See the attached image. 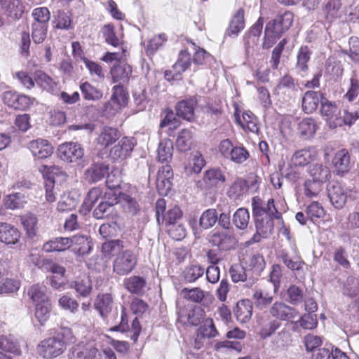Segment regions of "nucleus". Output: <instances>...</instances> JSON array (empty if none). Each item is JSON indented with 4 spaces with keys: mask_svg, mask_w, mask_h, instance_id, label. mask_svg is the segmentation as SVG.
Segmentation results:
<instances>
[{
    "mask_svg": "<svg viewBox=\"0 0 359 359\" xmlns=\"http://www.w3.org/2000/svg\"><path fill=\"white\" fill-rule=\"evenodd\" d=\"M32 15L34 18L32 24L48 25L50 18L49 10L46 7H39L33 10Z\"/></svg>",
    "mask_w": 359,
    "mask_h": 359,
    "instance_id": "4d7b16f0",
    "label": "nucleus"
},
{
    "mask_svg": "<svg viewBox=\"0 0 359 359\" xmlns=\"http://www.w3.org/2000/svg\"><path fill=\"white\" fill-rule=\"evenodd\" d=\"M344 294L349 297H356L359 294V280L348 277L344 286Z\"/></svg>",
    "mask_w": 359,
    "mask_h": 359,
    "instance_id": "338daca9",
    "label": "nucleus"
},
{
    "mask_svg": "<svg viewBox=\"0 0 359 359\" xmlns=\"http://www.w3.org/2000/svg\"><path fill=\"white\" fill-rule=\"evenodd\" d=\"M358 118L359 116L356 111H350L348 109H344L342 114L339 112L337 118H334V128L344 125L351 126Z\"/></svg>",
    "mask_w": 359,
    "mask_h": 359,
    "instance_id": "c9c22d12",
    "label": "nucleus"
},
{
    "mask_svg": "<svg viewBox=\"0 0 359 359\" xmlns=\"http://www.w3.org/2000/svg\"><path fill=\"white\" fill-rule=\"evenodd\" d=\"M74 339L72 330L62 327L53 336L40 341L37 346L38 354L43 359H55L65 352L67 344L73 342Z\"/></svg>",
    "mask_w": 359,
    "mask_h": 359,
    "instance_id": "f257e3e1",
    "label": "nucleus"
},
{
    "mask_svg": "<svg viewBox=\"0 0 359 359\" xmlns=\"http://www.w3.org/2000/svg\"><path fill=\"white\" fill-rule=\"evenodd\" d=\"M167 229L170 236L176 241H181L187 235L186 228L180 222L168 224Z\"/></svg>",
    "mask_w": 359,
    "mask_h": 359,
    "instance_id": "bf43d9fd",
    "label": "nucleus"
},
{
    "mask_svg": "<svg viewBox=\"0 0 359 359\" xmlns=\"http://www.w3.org/2000/svg\"><path fill=\"white\" fill-rule=\"evenodd\" d=\"M21 223L26 231L27 236L33 238L37 232V218L31 213L25 214L20 217Z\"/></svg>",
    "mask_w": 359,
    "mask_h": 359,
    "instance_id": "f704fd0d",
    "label": "nucleus"
},
{
    "mask_svg": "<svg viewBox=\"0 0 359 359\" xmlns=\"http://www.w3.org/2000/svg\"><path fill=\"white\" fill-rule=\"evenodd\" d=\"M28 295L35 305L50 301L45 292L43 287L39 285L31 286L28 290Z\"/></svg>",
    "mask_w": 359,
    "mask_h": 359,
    "instance_id": "de8ad7c7",
    "label": "nucleus"
},
{
    "mask_svg": "<svg viewBox=\"0 0 359 359\" xmlns=\"http://www.w3.org/2000/svg\"><path fill=\"white\" fill-rule=\"evenodd\" d=\"M71 246L79 255L88 254L92 249V243L89 237L83 235H76L70 238Z\"/></svg>",
    "mask_w": 359,
    "mask_h": 359,
    "instance_id": "a878e982",
    "label": "nucleus"
},
{
    "mask_svg": "<svg viewBox=\"0 0 359 359\" xmlns=\"http://www.w3.org/2000/svg\"><path fill=\"white\" fill-rule=\"evenodd\" d=\"M74 287L81 296L84 297L88 296L90 294L93 288L92 280L90 278V276L88 274L85 279L75 281Z\"/></svg>",
    "mask_w": 359,
    "mask_h": 359,
    "instance_id": "680f3d73",
    "label": "nucleus"
},
{
    "mask_svg": "<svg viewBox=\"0 0 359 359\" xmlns=\"http://www.w3.org/2000/svg\"><path fill=\"white\" fill-rule=\"evenodd\" d=\"M226 144L231 147L229 151V158L233 163L241 164L250 157V154L245 147L241 146L234 147L228 139H226Z\"/></svg>",
    "mask_w": 359,
    "mask_h": 359,
    "instance_id": "c85d7f7f",
    "label": "nucleus"
},
{
    "mask_svg": "<svg viewBox=\"0 0 359 359\" xmlns=\"http://www.w3.org/2000/svg\"><path fill=\"white\" fill-rule=\"evenodd\" d=\"M34 81L41 88L48 92L54 93L57 90V83L43 72L35 73Z\"/></svg>",
    "mask_w": 359,
    "mask_h": 359,
    "instance_id": "58836bf2",
    "label": "nucleus"
},
{
    "mask_svg": "<svg viewBox=\"0 0 359 359\" xmlns=\"http://www.w3.org/2000/svg\"><path fill=\"white\" fill-rule=\"evenodd\" d=\"M297 90V86L290 75L283 76L276 88V94L282 97L285 102L294 98Z\"/></svg>",
    "mask_w": 359,
    "mask_h": 359,
    "instance_id": "423d86ee",
    "label": "nucleus"
},
{
    "mask_svg": "<svg viewBox=\"0 0 359 359\" xmlns=\"http://www.w3.org/2000/svg\"><path fill=\"white\" fill-rule=\"evenodd\" d=\"M323 98L322 95L318 92L313 90H308L306 92L302 97V109L306 114L313 113L316 110L319 103Z\"/></svg>",
    "mask_w": 359,
    "mask_h": 359,
    "instance_id": "412c9836",
    "label": "nucleus"
},
{
    "mask_svg": "<svg viewBox=\"0 0 359 359\" xmlns=\"http://www.w3.org/2000/svg\"><path fill=\"white\" fill-rule=\"evenodd\" d=\"M250 214L246 208H239L233 215V224L240 229H245L249 223Z\"/></svg>",
    "mask_w": 359,
    "mask_h": 359,
    "instance_id": "8fccbe9b",
    "label": "nucleus"
},
{
    "mask_svg": "<svg viewBox=\"0 0 359 359\" xmlns=\"http://www.w3.org/2000/svg\"><path fill=\"white\" fill-rule=\"evenodd\" d=\"M309 173L312 180L324 184L331 177L328 167L323 164H312L309 168Z\"/></svg>",
    "mask_w": 359,
    "mask_h": 359,
    "instance_id": "cd10ccee",
    "label": "nucleus"
},
{
    "mask_svg": "<svg viewBox=\"0 0 359 359\" xmlns=\"http://www.w3.org/2000/svg\"><path fill=\"white\" fill-rule=\"evenodd\" d=\"M327 190L332 205L337 209H341L347 200L346 189L340 184L334 182L328 185Z\"/></svg>",
    "mask_w": 359,
    "mask_h": 359,
    "instance_id": "0eeeda50",
    "label": "nucleus"
},
{
    "mask_svg": "<svg viewBox=\"0 0 359 359\" xmlns=\"http://www.w3.org/2000/svg\"><path fill=\"white\" fill-rule=\"evenodd\" d=\"M316 157V152L311 148L297 151L292 156L291 161L295 166H305Z\"/></svg>",
    "mask_w": 359,
    "mask_h": 359,
    "instance_id": "b1692460",
    "label": "nucleus"
},
{
    "mask_svg": "<svg viewBox=\"0 0 359 359\" xmlns=\"http://www.w3.org/2000/svg\"><path fill=\"white\" fill-rule=\"evenodd\" d=\"M311 52L307 46H302L297 53L296 69L300 73H306L308 69V62L310 60Z\"/></svg>",
    "mask_w": 359,
    "mask_h": 359,
    "instance_id": "79ce46f5",
    "label": "nucleus"
},
{
    "mask_svg": "<svg viewBox=\"0 0 359 359\" xmlns=\"http://www.w3.org/2000/svg\"><path fill=\"white\" fill-rule=\"evenodd\" d=\"M78 204V199L70 193H65L60 197L57 203V210L60 212L71 211Z\"/></svg>",
    "mask_w": 359,
    "mask_h": 359,
    "instance_id": "a18cd8bd",
    "label": "nucleus"
},
{
    "mask_svg": "<svg viewBox=\"0 0 359 359\" xmlns=\"http://www.w3.org/2000/svg\"><path fill=\"white\" fill-rule=\"evenodd\" d=\"M124 285L130 293L141 294L144 292L146 280L140 276H133L125 280Z\"/></svg>",
    "mask_w": 359,
    "mask_h": 359,
    "instance_id": "72a5a7b5",
    "label": "nucleus"
},
{
    "mask_svg": "<svg viewBox=\"0 0 359 359\" xmlns=\"http://www.w3.org/2000/svg\"><path fill=\"white\" fill-rule=\"evenodd\" d=\"M318 128L314 119L306 118L301 121L298 126L301 135L305 138L313 137Z\"/></svg>",
    "mask_w": 359,
    "mask_h": 359,
    "instance_id": "c03bdc74",
    "label": "nucleus"
},
{
    "mask_svg": "<svg viewBox=\"0 0 359 359\" xmlns=\"http://www.w3.org/2000/svg\"><path fill=\"white\" fill-rule=\"evenodd\" d=\"M325 211L318 202H312L306 208L307 217L313 222L323 217Z\"/></svg>",
    "mask_w": 359,
    "mask_h": 359,
    "instance_id": "e2e57ef3",
    "label": "nucleus"
},
{
    "mask_svg": "<svg viewBox=\"0 0 359 359\" xmlns=\"http://www.w3.org/2000/svg\"><path fill=\"white\" fill-rule=\"evenodd\" d=\"M253 306L249 299H241L233 309L234 316L238 321L245 323L249 321L252 315Z\"/></svg>",
    "mask_w": 359,
    "mask_h": 359,
    "instance_id": "2eb2a0df",
    "label": "nucleus"
},
{
    "mask_svg": "<svg viewBox=\"0 0 359 359\" xmlns=\"http://www.w3.org/2000/svg\"><path fill=\"white\" fill-rule=\"evenodd\" d=\"M273 218L274 217L265 216L255 219L256 230L263 234V238H267L272 234L274 227Z\"/></svg>",
    "mask_w": 359,
    "mask_h": 359,
    "instance_id": "473e14b6",
    "label": "nucleus"
},
{
    "mask_svg": "<svg viewBox=\"0 0 359 359\" xmlns=\"http://www.w3.org/2000/svg\"><path fill=\"white\" fill-rule=\"evenodd\" d=\"M323 183L313 180H307L304 184V194L309 198L316 196L322 190Z\"/></svg>",
    "mask_w": 359,
    "mask_h": 359,
    "instance_id": "052dcab7",
    "label": "nucleus"
},
{
    "mask_svg": "<svg viewBox=\"0 0 359 359\" xmlns=\"http://www.w3.org/2000/svg\"><path fill=\"white\" fill-rule=\"evenodd\" d=\"M29 149L33 156L38 158H48L53 152V146L46 140L43 139H37L30 142Z\"/></svg>",
    "mask_w": 359,
    "mask_h": 359,
    "instance_id": "f8f14e48",
    "label": "nucleus"
},
{
    "mask_svg": "<svg viewBox=\"0 0 359 359\" xmlns=\"http://www.w3.org/2000/svg\"><path fill=\"white\" fill-rule=\"evenodd\" d=\"M252 207L254 217H260L264 214H266V216L274 217L276 219H280L281 217V213L276 208L273 198L269 199L266 203L259 197H253Z\"/></svg>",
    "mask_w": 359,
    "mask_h": 359,
    "instance_id": "f03ea898",
    "label": "nucleus"
},
{
    "mask_svg": "<svg viewBox=\"0 0 359 359\" xmlns=\"http://www.w3.org/2000/svg\"><path fill=\"white\" fill-rule=\"evenodd\" d=\"M205 313L204 310L201 306H196L189 313L187 316V321L190 325L196 326L205 320Z\"/></svg>",
    "mask_w": 359,
    "mask_h": 359,
    "instance_id": "774afa93",
    "label": "nucleus"
},
{
    "mask_svg": "<svg viewBox=\"0 0 359 359\" xmlns=\"http://www.w3.org/2000/svg\"><path fill=\"white\" fill-rule=\"evenodd\" d=\"M233 107L234 109L233 118L235 122L245 130V125L251 121L252 117H255V116L251 111H248L243 113L241 118L240 116L241 111L240 109L239 104L236 102H233Z\"/></svg>",
    "mask_w": 359,
    "mask_h": 359,
    "instance_id": "09e8293b",
    "label": "nucleus"
},
{
    "mask_svg": "<svg viewBox=\"0 0 359 359\" xmlns=\"http://www.w3.org/2000/svg\"><path fill=\"white\" fill-rule=\"evenodd\" d=\"M124 248L123 242L119 239L105 242L102 245V252L105 256H114L119 253Z\"/></svg>",
    "mask_w": 359,
    "mask_h": 359,
    "instance_id": "49530a36",
    "label": "nucleus"
},
{
    "mask_svg": "<svg viewBox=\"0 0 359 359\" xmlns=\"http://www.w3.org/2000/svg\"><path fill=\"white\" fill-rule=\"evenodd\" d=\"M196 104L195 99L184 100L176 106V114L187 121H191L194 116V107Z\"/></svg>",
    "mask_w": 359,
    "mask_h": 359,
    "instance_id": "393cba45",
    "label": "nucleus"
},
{
    "mask_svg": "<svg viewBox=\"0 0 359 359\" xmlns=\"http://www.w3.org/2000/svg\"><path fill=\"white\" fill-rule=\"evenodd\" d=\"M280 326V323L276 320L263 321L258 334L261 339H265L271 337Z\"/></svg>",
    "mask_w": 359,
    "mask_h": 359,
    "instance_id": "603ef678",
    "label": "nucleus"
},
{
    "mask_svg": "<svg viewBox=\"0 0 359 359\" xmlns=\"http://www.w3.org/2000/svg\"><path fill=\"white\" fill-rule=\"evenodd\" d=\"M20 237V232L13 225L0 222V241L6 245L16 243Z\"/></svg>",
    "mask_w": 359,
    "mask_h": 359,
    "instance_id": "a211bd4d",
    "label": "nucleus"
},
{
    "mask_svg": "<svg viewBox=\"0 0 359 359\" xmlns=\"http://www.w3.org/2000/svg\"><path fill=\"white\" fill-rule=\"evenodd\" d=\"M24 11L21 0H0V13H4L13 19L21 18Z\"/></svg>",
    "mask_w": 359,
    "mask_h": 359,
    "instance_id": "9b49d317",
    "label": "nucleus"
},
{
    "mask_svg": "<svg viewBox=\"0 0 359 359\" xmlns=\"http://www.w3.org/2000/svg\"><path fill=\"white\" fill-rule=\"evenodd\" d=\"M28 266L37 267L42 269H65L64 267L59 266L53 262L52 259H47L37 253H30L26 259Z\"/></svg>",
    "mask_w": 359,
    "mask_h": 359,
    "instance_id": "4468645a",
    "label": "nucleus"
},
{
    "mask_svg": "<svg viewBox=\"0 0 359 359\" xmlns=\"http://www.w3.org/2000/svg\"><path fill=\"white\" fill-rule=\"evenodd\" d=\"M84 155L83 149L76 142H65L59 146L57 156L62 161L72 163L81 159Z\"/></svg>",
    "mask_w": 359,
    "mask_h": 359,
    "instance_id": "20e7f679",
    "label": "nucleus"
},
{
    "mask_svg": "<svg viewBox=\"0 0 359 359\" xmlns=\"http://www.w3.org/2000/svg\"><path fill=\"white\" fill-rule=\"evenodd\" d=\"M120 137L118 129L112 127H104L96 139L97 144L107 147L114 144Z\"/></svg>",
    "mask_w": 359,
    "mask_h": 359,
    "instance_id": "4be33fe9",
    "label": "nucleus"
},
{
    "mask_svg": "<svg viewBox=\"0 0 359 359\" xmlns=\"http://www.w3.org/2000/svg\"><path fill=\"white\" fill-rule=\"evenodd\" d=\"M113 297L110 293L98 294L94 302V308L102 318H106L111 311Z\"/></svg>",
    "mask_w": 359,
    "mask_h": 359,
    "instance_id": "dca6fc26",
    "label": "nucleus"
},
{
    "mask_svg": "<svg viewBox=\"0 0 359 359\" xmlns=\"http://www.w3.org/2000/svg\"><path fill=\"white\" fill-rule=\"evenodd\" d=\"M34 99L16 92L6 91L3 95L4 102L16 110H26L32 104Z\"/></svg>",
    "mask_w": 359,
    "mask_h": 359,
    "instance_id": "7ed1b4c3",
    "label": "nucleus"
},
{
    "mask_svg": "<svg viewBox=\"0 0 359 359\" xmlns=\"http://www.w3.org/2000/svg\"><path fill=\"white\" fill-rule=\"evenodd\" d=\"M272 316L282 320H289L296 318L299 312L283 302H275L271 308Z\"/></svg>",
    "mask_w": 359,
    "mask_h": 359,
    "instance_id": "ddd939ff",
    "label": "nucleus"
},
{
    "mask_svg": "<svg viewBox=\"0 0 359 359\" xmlns=\"http://www.w3.org/2000/svg\"><path fill=\"white\" fill-rule=\"evenodd\" d=\"M25 203V196L19 193L8 196L5 200V206L11 210L22 208Z\"/></svg>",
    "mask_w": 359,
    "mask_h": 359,
    "instance_id": "0e129e2a",
    "label": "nucleus"
},
{
    "mask_svg": "<svg viewBox=\"0 0 359 359\" xmlns=\"http://www.w3.org/2000/svg\"><path fill=\"white\" fill-rule=\"evenodd\" d=\"M137 257L130 250H126L119 255L114 262V267L119 269H133L137 264Z\"/></svg>",
    "mask_w": 359,
    "mask_h": 359,
    "instance_id": "aec40b11",
    "label": "nucleus"
},
{
    "mask_svg": "<svg viewBox=\"0 0 359 359\" xmlns=\"http://www.w3.org/2000/svg\"><path fill=\"white\" fill-rule=\"evenodd\" d=\"M102 194V191L100 188L95 187V188L91 189L88 191V193L82 204L83 208H84L86 212H90V210L92 209V208L93 207V205L101 198Z\"/></svg>",
    "mask_w": 359,
    "mask_h": 359,
    "instance_id": "864d4df0",
    "label": "nucleus"
},
{
    "mask_svg": "<svg viewBox=\"0 0 359 359\" xmlns=\"http://www.w3.org/2000/svg\"><path fill=\"white\" fill-rule=\"evenodd\" d=\"M80 90L83 98L86 100L97 101L100 100L103 95L101 90L88 82L82 83L80 85Z\"/></svg>",
    "mask_w": 359,
    "mask_h": 359,
    "instance_id": "e433bc0d",
    "label": "nucleus"
},
{
    "mask_svg": "<svg viewBox=\"0 0 359 359\" xmlns=\"http://www.w3.org/2000/svg\"><path fill=\"white\" fill-rule=\"evenodd\" d=\"M167 36L165 34H160L154 36L148 41L147 46V53L148 55H153L160 47L166 41Z\"/></svg>",
    "mask_w": 359,
    "mask_h": 359,
    "instance_id": "69168bd1",
    "label": "nucleus"
},
{
    "mask_svg": "<svg viewBox=\"0 0 359 359\" xmlns=\"http://www.w3.org/2000/svg\"><path fill=\"white\" fill-rule=\"evenodd\" d=\"M191 64V55L187 50H181L177 62L173 65L172 69L177 75H181Z\"/></svg>",
    "mask_w": 359,
    "mask_h": 359,
    "instance_id": "ea45409f",
    "label": "nucleus"
},
{
    "mask_svg": "<svg viewBox=\"0 0 359 359\" xmlns=\"http://www.w3.org/2000/svg\"><path fill=\"white\" fill-rule=\"evenodd\" d=\"M320 113L322 116L326 117L330 126L334 128V118H337L339 113L336 105L323 99L321 100Z\"/></svg>",
    "mask_w": 359,
    "mask_h": 359,
    "instance_id": "7c9ffc66",
    "label": "nucleus"
},
{
    "mask_svg": "<svg viewBox=\"0 0 359 359\" xmlns=\"http://www.w3.org/2000/svg\"><path fill=\"white\" fill-rule=\"evenodd\" d=\"M0 349L16 355L22 353L18 343L11 336H0Z\"/></svg>",
    "mask_w": 359,
    "mask_h": 359,
    "instance_id": "a19ab883",
    "label": "nucleus"
},
{
    "mask_svg": "<svg viewBox=\"0 0 359 359\" xmlns=\"http://www.w3.org/2000/svg\"><path fill=\"white\" fill-rule=\"evenodd\" d=\"M218 217L215 210L209 209L205 211L200 217V226L204 229L212 227L217 221Z\"/></svg>",
    "mask_w": 359,
    "mask_h": 359,
    "instance_id": "6e6d98bb",
    "label": "nucleus"
},
{
    "mask_svg": "<svg viewBox=\"0 0 359 359\" xmlns=\"http://www.w3.org/2000/svg\"><path fill=\"white\" fill-rule=\"evenodd\" d=\"M294 15L290 11H285L278 15L276 18L269 22L266 26H270L276 35L281 36L289 29L293 22Z\"/></svg>",
    "mask_w": 359,
    "mask_h": 359,
    "instance_id": "6e6552de",
    "label": "nucleus"
},
{
    "mask_svg": "<svg viewBox=\"0 0 359 359\" xmlns=\"http://www.w3.org/2000/svg\"><path fill=\"white\" fill-rule=\"evenodd\" d=\"M120 201L125 211L136 215L140 210V205L135 198L123 194L120 196Z\"/></svg>",
    "mask_w": 359,
    "mask_h": 359,
    "instance_id": "13d9d810",
    "label": "nucleus"
},
{
    "mask_svg": "<svg viewBox=\"0 0 359 359\" xmlns=\"http://www.w3.org/2000/svg\"><path fill=\"white\" fill-rule=\"evenodd\" d=\"M133 97L135 112L138 113L145 110L149 102L147 91L144 89L135 90Z\"/></svg>",
    "mask_w": 359,
    "mask_h": 359,
    "instance_id": "4c0bfd02",
    "label": "nucleus"
},
{
    "mask_svg": "<svg viewBox=\"0 0 359 359\" xmlns=\"http://www.w3.org/2000/svg\"><path fill=\"white\" fill-rule=\"evenodd\" d=\"M71 247L70 238L57 237L45 243L43 245V250L46 252H62Z\"/></svg>",
    "mask_w": 359,
    "mask_h": 359,
    "instance_id": "bb28decb",
    "label": "nucleus"
},
{
    "mask_svg": "<svg viewBox=\"0 0 359 359\" xmlns=\"http://www.w3.org/2000/svg\"><path fill=\"white\" fill-rule=\"evenodd\" d=\"M108 164L94 163L85 172L86 179L91 183H95L102 180L108 172Z\"/></svg>",
    "mask_w": 359,
    "mask_h": 359,
    "instance_id": "5701e85b",
    "label": "nucleus"
},
{
    "mask_svg": "<svg viewBox=\"0 0 359 359\" xmlns=\"http://www.w3.org/2000/svg\"><path fill=\"white\" fill-rule=\"evenodd\" d=\"M341 7L340 0H328L323 10L326 20L332 22L339 18Z\"/></svg>",
    "mask_w": 359,
    "mask_h": 359,
    "instance_id": "2f4dec72",
    "label": "nucleus"
},
{
    "mask_svg": "<svg viewBox=\"0 0 359 359\" xmlns=\"http://www.w3.org/2000/svg\"><path fill=\"white\" fill-rule=\"evenodd\" d=\"M136 144L133 137H123L109 151V156L114 161H123L130 156Z\"/></svg>",
    "mask_w": 359,
    "mask_h": 359,
    "instance_id": "39448f33",
    "label": "nucleus"
},
{
    "mask_svg": "<svg viewBox=\"0 0 359 359\" xmlns=\"http://www.w3.org/2000/svg\"><path fill=\"white\" fill-rule=\"evenodd\" d=\"M194 145L193 134L190 130H182L176 140V147L180 151H187L191 149Z\"/></svg>",
    "mask_w": 359,
    "mask_h": 359,
    "instance_id": "c756f323",
    "label": "nucleus"
},
{
    "mask_svg": "<svg viewBox=\"0 0 359 359\" xmlns=\"http://www.w3.org/2000/svg\"><path fill=\"white\" fill-rule=\"evenodd\" d=\"M224 181V176L221 170L212 168L205 171L203 178L196 182V185L201 189H207L218 183Z\"/></svg>",
    "mask_w": 359,
    "mask_h": 359,
    "instance_id": "9d476101",
    "label": "nucleus"
},
{
    "mask_svg": "<svg viewBox=\"0 0 359 359\" xmlns=\"http://www.w3.org/2000/svg\"><path fill=\"white\" fill-rule=\"evenodd\" d=\"M335 172L338 175L346 173L351 167L350 154L346 149L337 151L332 160Z\"/></svg>",
    "mask_w": 359,
    "mask_h": 359,
    "instance_id": "f3484780",
    "label": "nucleus"
},
{
    "mask_svg": "<svg viewBox=\"0 0 359 359\" xmlns=\"http://www.w3.org/2000/svg\"><path fill=\"white\" fill-rule=\"evenodd\" d=\"M132 74V67L128 64L116 62L111 69V74L114 83L128 82Z\"/></svg>",
    "mask_w": 359,
    "mask_h": 359,
    "instance_id": "6ab92c4d",
    "label": "nucleus"
},
{
    "mask_svg": "<svg viewBox=\"0 0 359 359\" xmlns=\"http://www.w3.org/2000/svg\"><path fill=\"white\" fill-rule=\"evenodd\" d=\"M199 336L205 338L215 337L217 334V331L215 327L213 320L211 318H207L203 322L197 330Z\"/></svg>",
    "mask_w": 359,
    "mask_h": 359,
    "instance_id": "5fc2aeb1",
    "label": "nucleus"
},
{
    "mask_svg": "<svg viewBox=\"0 0 359 359\" xmlns=\"http://www.w3.org/2000/svg\"><path fill=\"white\" fill-rule=\"evenodd\" d=\"M172 142L168 140L165 139L160 142L157 150V158L159 161L168 162L172 156Z\"/></svg>",
    "mask_w": 359,
    "mask_h": 359,
    "instance_id": "37998d69",
    "label": "nucleus"
},
{
    "mask_svg": "<svg viewBox=\"0 0 359 359\" xmlns=\"http://www.w3.org/2000/svg\"><path fill=\"white\" fill-rule=\"evenodd\" d=\"M244 14L245 12L243 8H239L235 12L229 21L227 28H226V36L231 39L238 36L245 26Z\"/></svg>",
    "mask_w": 359,
    "mask_h": 359,
    "instance_id": "1a4fd4ad",
    "label": "nucleus"
},
{
    "mask_svg": "<svg viewBox=\"0 0 359 359\" xmlns=\"http://www.w3.org/2000/svg\"><path fill=\"white\" fill-rule=\"evenodd\" d=\"M50 310L51 304L50 301L35 305V317L41 325L48 320Z\"/></svg>",
    "mask_w": 359,
    "mask_h": 359,
    "instance_id": "3c124183",
    "label": "nucleus"
}]
</instances>
